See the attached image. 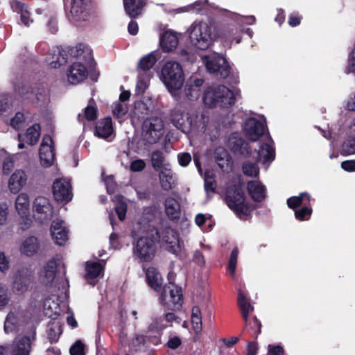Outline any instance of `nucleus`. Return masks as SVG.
<instances>
[{
	"label": "nucleus",
	"mask_w": 355,
	"mask_h": 355,
	"mask_svg": "<svg viewBox=\"0 0 355 355\" xmlns=\"http://www.w3.org/2000/svg\"><path fill=\"white\" fill-rule=\"evenodd\" d=\"M225 201L228 207L241 220L250 216L252 211L259 208L257 205L246 201L242 182L227 188Z\"/></svg>",
	"instance_id": "nucleus-1"
},
{
	"label": "nucleus",
	"mask_w": 355,
	"mask_h": 355,
	"mask_svg": "<svg viewBox=\"0 0 355 355\" xmlns=\"http://www.w3.org/2000/svg\"><path fill=\"white\" fill-rule=\"evenodd\" d=\"M160 239L159 231H155L154 235L144 236L138 238L132 243V255L135 259L142 263L151 262L157 252V243Z\"/></svg>",
	"instance_id": "nucleus-2"
},
{
	"label": "nucleus",
	"mask_w": 355,
	"mask_h": 355,
	"mask_svg": "<svg viewBox=\"0 0 355 355\" xmlns=\"http://www.w3.org/2000/svg\"><path fill=\"white\" fill-rule=\"evenodd\" d=\"M236 97L232 90L225 85L207 89L203 96V102L210 108H228L234 105Z\"/></svg>",
	"instance_id": "nucleus-3"
},
{
	"label": "nucleus",
	"mask_w": 355,
	"mask_h": 355,
	"mask_svg": "<svg viewBox=\"0 0 355 355\" xmlns=\"http://www.w3.org/2000/svg\"><path fill=\"white\" fill-rule=\"evenodd\" d=\"M236 97L232 90L225 85L207 89L203 96V102L210 108H228L234 105Z\"/></svg>",
	"instance_id": "nucleus-4"
},
{
	"label": "nucleus",
	"mask_w": 355,
	"mask_h": 355,
	"mask_svg": "<svg viewBox=\"0 0 355 355\" xmlns=\"http://www.w3.org/2000/svg\"><path fill=\"white\" fill-rule=\"evenodd\" d=\"M183 294L182 288L169 280L165 284L159 295V302L164 311H178L183 304Z\"/></svg>",
	"instance_id": "nucleus-5"
},
{
	"label": "nucleus",
	"mask_w": 355,
	"mask_h": 355,
	"mask_svg": "<svg viewBox=\"0 0 355 355\" xmlns=\"http://www.w3.org/2000/svg\"><path fill=\"white\" fill-rule=\"evenodd\" d=\"M163 81L169 92L180 89L184 83V73L178 62L167 61L162 68Z\"/></svg>",
	"instance_id": "nucleus-6"
},
{
	"label": "nucleus",
	"mask_w": 355,
	"mask_h": 355,
	"mask_svg": "<svg viewBox=\"0 0 355 355\" xmlns=\"http://www.w3.org/2000/svg\"><path fill=\"white\" fill-rule=\"evenodd\" d=\"M143 139L149 144H156L164 134V124L159 116L146 118L142 125Z\"/></svg>",
	"instance_id": "nucleus-7"
},
{
	"label": "nucleus",
	"mask_w": 355,
	"mask_h": 355,
	"mask_svg": "<svg viewBox=\"0 0 355 355\" xmlns=\"http://www.w3.org/2000/svg\"><path fill=\"white\" fill-rule=\"evenodd\" d=\"M189 39L192 45L200 50L208 49L211 42V33L207 26H195L189 33Z\"/></svg>",
	"instance_id": "nucleus-8"
},
{
	"label": "nucleus",
	"mask_w": 355,
	"mask_h": 355,
	"mask_svg": "<svg viewBox=\"0 0 355 355\" xmlns=\"http://www.w3.org/2000/svg\"><path fill=\"white\" fill-rule=\"evenodd\" d=\"M94 8L92 0H71V10L72 19L75 21H85L89 17Z\"/></svg>",
	"instance_id": "nucleus-9"
},
{
	"label": "nucleus",
	"mask_w": 355,
	"mask_h": 355,
	"mask_svg": "<svg viewBox=\"0 0 355 355\" xmlns=\"http://www.w3.org/2000/svg\"><path fill=\"white\" fill-rule=\"evenodd\" d=\"M33 209L37 219L42 224L48 223L53 218V208L46 197H37L34 200Z\"/></svg>",
	"instance_id": "nucleus-10"
},
{
	"label": "nucleus",
	"mask_w": 355,
	"mask_h": 355,
	"mask_svg": "<svg viewBox=\"0 0 355 355\" xmlns=\"http://www.w3.org/2000/svg\"><path fill=\"white\" fill-rule=\"evenodd\" d=\"M206 68L209 73H216L226 78L231 70L227 60L223 56L214 55L206 61Z\"/></svg>",
	"instance_id": "nucleus-11"
},
{
	"label": "nucleus",
	"mask_w": 355,
	"mask_h": 355,
	"mask_svg": "<svg viewBox=\"0 0 355 355\" xmlns=\"http://www.w3.org/2000/svg\"><path fill=\"white\" fill-rule=\"evenodd\" d=\"M34 275L28 269L18 270L15 276L12 289L18 295L26 293L33 282Z\"/></svg>",
	"instance_id": "nucleus-12"
},
{
	"label": "nucleus",
	"mask_w": 355,
	"mask_h": 355,
	"mask_svg": "<svg viewBox=\"0 0 355 355\" xmlns=\"http://www.w3.org/2000/svg\"><path fill=\"white\" fill-rule=\"evenodd\" d=\"M55 200L60 202H69L73 198L71 184L64 179H56L52 186Z\"/></svg>",
	"instance_id": "nucleus-13"
},
{
	"label": "nucleus",
	"mask_w": 355,
	"mask_h": 355,
	"mask_svg": "<svg viewBox=\"0 0 355 355\" xmlns=\"http://www.w3.org/2000/svg\"><path fill=\"white\" fill-rule=\"evenodd\" d=\"M243 129L248 139L256 141L263 135L265 125L259 120L250 117L245 121Z\"/></svg>",
	"instance_id": "nucleus-14"
},
{
	"label": "nucleus",
	"mask_w": 355,
	"mask_h": 355,
	"mask_svg": "<svg viewBox=\"0 0 355 355\" xmlns=\"http://www.w3.org/2000/svg\"><path fill=\"white\" fill-rule=\"evenodd\" d=\"M246 189L250 198L255 202H261L267 197L266 187L260 181L250 180L247 182Z\"/></svg>",
	"instance_id": "nucleus-15"
},
{
	"label": "nucleus",
	"mask_w": 355,
	"mask_h": 355,
	"mask_svg": "<svg viewBox=\"0 0 355 355\" xmlns=\"http://www.w3.org/2000/svg\"><path fill=\"white\" fill-rule=\"evenodd\" d=\"M64 222L60 219L53 221L50 230L55 243L63 245L68 240V230L64 226Z\"/></svg>",
	"instance_id": "nucleus-16"
},
{
	"label": "nucleus",
	"mask_w": 355,
	"mask_h": 355,
	"mask_svg": "<svg viewBox=\"0 0 355 355\" xmlns=\"http://www.w3.org/2000/svg\"><path fill=\"white\" fill-rule=\"evenodd\" d=\"M87 77V68L80 62L73 63L67 71L68 80L72 85L83 81Z\"/></svg>",
	"instance_id": "nucleus-17"
},
{
	"label": "nucleus",
	"mask_w": 355,
	"mask_h": 355,
	"mask_svg": "<svg viewBox=\"0 0 355 355\" xmlns=\"http://www.w3.org/2000/svg\"><path fill=\"white\" fill-rule=\"evenodd\" d=\"M145 275L148 286L155 291H159L163 284V278L157 268L150 266L145 270Z\"/></svg>",
	"instance_id": "nucleus-18"
},
{
	"label": "nucleus",
	"mask_w": 355,
	"mask_h": 355,
	"mask_svg": "<svg viewBox=\"0 0 355 355\" xmlns=\"http://www.w3.org/2000/svg\"><path fill=\"white\" fill-rule=\"evenodd\" d=\"M114 132L112 120L110 116L100 119L96 123L94 134L96 137L102 139H107Z\"/></svg>",
	"instance_id": "nucleus-19"
},
{
	"label": "nucleus",
	"mask_w": 355,
	"mask_h": 355,
	"mask_svg": "<svg viewBox=\"0 0 355 355\" xmlns=\"http://www.w3.org/2000/svg\"><path fill=\"white\" fill-rule=\"evenodd\" d=\"M27 176L23 170H17L10 176L8 181V188L11 193H18L26 184Z\"/></svg>",
	"instance_id": "nucleus-20"
},
{
	"label": "nucleus",
	"mask_w": 355,
	"mask_h": 355,
	"mask_svg": "<svg viewBox=\"0 0 355 355\" xmlns=\"http://www.w3.org/2000/svg\"><path fill=\"white\" fill-rule=\"evenodd\" d=\"M230 148L234 154H239L245 157H250L252 149L250 144L243 138H234L230 140Z\"/></svg>",
	"instance_id": "nucleus-21"
},
{
	"label": "nucleus",
	"mask_w": 355,
	"mask_h": 355,
	"mask_svg": "<svg viewBox=\"0 0 355 355\" xmlns=\"http://www.w3.org/2000/svg\"><path fill=\"white\" fill-rule=\"evenodd\" d=\"M165 211L172 221H178L180 218L181 207L178 200L173 197H168L164 201Z\"/></svg>",
	"instance_id": "nucleus-22"
},
{
	"label": "nucleus",
	"mask_w": 355,
	"mask_h": 355,
	"mask_svg": "<svg viewBox=\"0 0 355 355\" xmlns=\"http://www.w3.org/2000/svg\"><path fill=\"white\" fill-rule=\"evenodd\" d=\"M40 248V243L38 239L34 236H31L22 242L20 252L22 254L31 257L38 252Z\"/></svg>",
	"instance_id": "nucleus-23"
},
{
	"label": "nucleus",
	"mask_w": 355,
	"mask_h": 355,
	"mask_svg": "<svg viewBox=\"0 0 355 355\" xmlns=\"http://www.w3.org/2000/svg\"><path fill=\"white\" fill-rule=\"evenodd\" d=\"M146 4V0H123L124 9L130 18L140 15Z\"/></svg>",
	"instance_id": "nucleus-24"
},
{
	"label": "nucleus",
	"mask_w": 355,
	"mask_h": 355,
	"mask_svg": "<svg viewBox=\"0 0 355 355\" xmlns=\"http://www.w3.org/2000/svg\"><path fill=\"white\" fill-rule=\"evenodd\" d=\"M58 263L55 259L49 260L44 266L41 272V277L46 285L51 284L56 275Z\"/></svg>",
	"instance_id": "nucleus-25"
},
{
	"label": "nucleus",
	"mask_w": 355,
	"mask_h": 355,
	"mask_svg": "<svg viewBox=\"0 0 355 355\" xmlns=\"http://www.w3.org/2000/svg\"><path fill=\"white\" fill-rule=\"evenodd\" d=\"M32 342L28 336H24L15 340V345L11 355H30Z\"/></svg>",
	"instance_id": "nucleus-26"
},
{
	"label": "nucleus",
	"mask_w": 355,
	"mask_h": 355,
	"mask_svg": "<svg viewBox=\"0 0 355 355\" xmlns=\"http://www.w3.org/2000/svg\"><path fill=\"white\" fill-rule=\"evenodd\" d=\"M161 187L164 191H169L175 187V180L171 169L163 168L159 173Z\"/></svg>",
	"instance_id": "nucleus-27"
},
{
	"label": "nucleus",
	"mask_w": 355,
	"mask_h": 355,
	"mask_svg": "<svg viewBox=\"0 0 355 355\" xmlns=\"http://www.w3.org/2000/svg\"><path fill=\"white\" fill-rule=\"evenodd\" d=\"M245 322V326L243 330V334H248L251 338L257 339L261 332V322L254 316L252 318L248 317L247 321Z\"/></svg>",
	"instance_id": "nucleus-28"
},
{
	"label": "nucleus",
	"mask_w": 355,
	"mask_h": 355,
	"mask_svg": "<svg viewBox=\"0 0 355 355\" xmlns=\"http://www.w3.org/2000/svg\"><path fill=\"white\" fill-rule=\"evenodd\" d=\"M178 36L172 31H166L160 39V44L163 50L167 52L175 49L178 44Z\"/></svg>",
	"instance_id": "nucleus-29"
},
{
	"label": "nucleus",
	"mask_w": 355,
	"mask_h": 355,
	"mask_svg": "<svg viewBox=\"0 0 355 355\" xmlns=\"http://www.w3.org/2000/svg\"><path fill=\"white\" fill-rule=\"evenodd\" d=\"M98 117V109L95 101L93 98L89 100L88 105L84 109V114L78 115V120L80 123H84V119L88 121H95Z\"/></svg>",
	"instance_id": "nucleus-30"
},
{
	"label": "nucleus",
	"mask_w": 355,
	"mask_h": 355,
	"mask_svg": "<svg viewBox=\"0 0 355 355\" xmlns=\"http://www.w3.org/2000/svg\"><path fill=\"white\" fill-rule=\"evenodd\" d=\"M311 200V195L306 192H302L298 196L288 198L286 203L288 208L295 211L302 205L310 204Z\"/></svg>",
	"instance_id": "nucleus-31"
},
{
	"label": "nucleus",
	"mask_w": 355,
	"mask_h": 355,
	"mask_svg": "<svg viewBox=\"0 0 355 355\" xmlns=\"http://www.w3.org/2000/svg\"><path fill=\"white\" fill-rule=\"evenodd\" d=\"M275 149L268 144L263 143L260 146L257 151V159L258 162L266 163L275 159Z\"/></svg>",
	"instance_id": "nucleus-32"
},
{
	"label": "nucleus",
	"mask_w": 355,
	"mask_h": 355,
	"mask_svg": "<svg viewBox=\"0 0 355 355\" xmlns=\"http://www.w3.org/2000/svg\"><path fill=\"white\" fill-rule=\"evenodd\" d=\"M189 117L188 113L182 111L179 107H175L171 112V120L173 124L178 129L182 130Z\"/></svg>",
	"instance_id": "nucleus-33"
},
{
	"label": "nucleus",
	"mask_w": 355,
	"mask_h": 355,
	"mask_svg": "<svg viewBox=\"0 0 355 355\" xmlns=\"http://www.w3.org/2000/svg\"><path fill=\"white\" fill-rule=\"evenodd\" d=\"M86 274L85 279L87 281L92 284V280L97 278L102 272L103 268L99 262H86Z\"/></svg>",
	"instance_id": "nucleus-34"
},
{
	"label": "nucleus",
	"mask_w": 355,
	"mask_h": 355,
	"mask_svg": "<svg viewBox=\"0 0 355 355\" xmlns=\"http://www.w3.org/2000/svg\"><path fill=\"white\" fill-rule=\"evenodd\" d=\"M29 197L26 193H21L15 200V207L18 214L22 217L26 216L29 212Z\"/></svg>",
	"instance_id": "nucleus-35"
},
{
	"label": "nucleus",
	"mask_w": 355,
	"mask_h": 355,
	"mask_svg": "<svg viewBox=\"0 0 355 355\" xmlns=\"http://www.w3.org/2000/svg\"><path fill=\"white\" fill-rule=\"evenodd\" d=\"M238 305L241 311L243 319L244 321H247L248 313L254 310V307L241 290L239 291L238 293Z\"/></svg>",
	"instance_id": "nucleus-36"
},
{
	"label": "nucleus",
	"mask_w": 355,
	"mask_h": 355,
	"mask_svg": "<svg viewBox=\"0 0 355 355\" xmlns=\"http://www.w3.org/2000/svg\"><path fill=\"white\" fill-rule=\"evenodd\" d=\"M215 160L222 171H225L230 168L231 157L225 149L220 148L216 150Z\"/></svg>",
	"instance_id": "nucleus-37"
},
{
	"label": "nucleus",
	"mask_w": 355,
	"mask_h": 355,
	"mask_svg": "<svg viewBox=\"0 0 355 355\" xmlns=\"http://www.w3.org/2000/svg\"><path fill=\"white\" fill-rule=\"evenodd\" d=\"M341 154L343 155L355 154V132L352 131L350 128L347 132V139L342 144Z\"/></svg>",
	"instance_id": "nucleus-38"
},
{
	"label": "nucleus",
	"mask_w": 355,
	"mask_h": 355,
	"mask_svg": "<svg viewBox=\"0 0 355 355\" xmlns=\"http://www.w3.org/2000/svg\"><path fill=\"white\" fill-rule=\"evenodd\" d=\"M40 159L42 166H51L55 159V149L48 148L43 150L42 148H40Z\"/></svg>",
	"instance_id": "nucleus-39"
},
{
	"label": "nucleus",
	"mask_w": 355,
	"mask_h": 355,
	"mask_svg": "<svg viewBox=\"0 0 355 355\" xmlns=\"http://www.w3.org/2000/svg\"><path fill=\"white\" fill-rule=\"evenodd\" d=\"M156 62V55L153 52H151L140 59L138 63V68L144 71H146L153 68Z\"/></svg>",
	"instance_id": "nucleus-40"
},
{
	"label": "nucleus",
	"mask_w": 355,
	"mask_h": 355,
	"mask_svg": "<svg viewBox=\"0 0 355 355\" xmlns=\"http://www.w3.org/2000/svg\"><path fill=\"white\" fill-rule=\"evenodd\" d=\"M191 323L193 329L196 334L202 331V316L201 311L198 306H193L191 311Z\"/></svg>",
	"instance_id": "nucleus-41"
},
{
	"label": "nucleus",
	"mask_w": 355,
	"mask_h": 355,
	"mask_svg": "<svg viewBox=\"0 0 355 355\" xmlns=\"http://www.w3.org/2000/svg\"><path fill=\"white\" fill-rule=\"evenodd\" d=\"M40 136V125L35 123L29 127L26 133V141L30 145H35L38 141Z\"/></svg>",
	"instance_id": "nucleus-42"
},
{
	"label": "nucleus",
	"mask_w": 355,
	"mask_h": 355,
	"mask_svg": "<svg viewBox=\"0 0 355 355\" xmlns=\"http://www.w3.org/2000/svg\"><path fill=\"white\" fill-rule=\"evenodd\" d=\"M313 209L311 205H304L303 207L295 210V217L300 221L308 220L311 218Z\"/></svg>",
	"instance_id": "nucleus-43"
},
{
	"label": "nucleus",
	"mask_w": 355,
	"mask_h": 355,
	"mask_svg": "<svg viewBox=\"0 0 355 355\" xmlns=\"http://www.w3.org/2000/svg\"><path fill=\"white\" fill-rule=\"evenodd\" d=\"M164 157L163 155V153L159 150H157L152 153L151 155V164L153 168L156 171H158L160 169L162 170L164 167Z\"/></svg>",
	"instance_id": "nucleus-44"
},
{
	"label": "nucleus",
	"mask_w": 355,
	"mask_h": 355,
	"mask_svg": "<svg viewBox=\"0 0 355 355\" xmlns=\"http://www.w3.org/2000/svg\"><path fill=\"white\" fill-rule=\"evenodd\" d=\"M243 174L248 177L256 178L259 174V168L257 164L245 162L242 164Z\"/></svg>",
	"instance_id": "nucleus-45"
},
{
	"label": "nucleus",
	"mask_w": 355,
	"mask_h": 355,
	"mask_svg": "<svg viewBox=\"0 0 355 355\" xmlns=\"http://www.w3.org/2000/svg\"><path fill=\"white\" fill-rule=\"evenodd\" d=\"M61 334V327L58 324H52L47 331L49 342L51 344L57 343Z\"/></svg>",
	"instance_id": "nucleus-46"
},
{
	"label": "nucleus",
	"mask_w": 355,
	"mask_h": 355,
	"mask_svg": "<svg viewBox=\"0 0 355 355\" xmlns=\"http://www.w3.org/2000/svg\"><path fill=\"white\" fill-rule=\"evenodd\" d=\"M239 256V250L237 248H234L230 254V257L228 261V270L231 272L232 276L234 275L236 264H237V259Z\"/></svg>",
	"instance_id": "nucleus-47"
},
{
	"label": "nucleus",
	"mask_w": 355,
	"mask_h": 355,
	"mask_svg": "<svg viewBox=\"0 0 355 355\" xmlns=\"http://www.w3.org/2000/svg\"><path fill=\"white\" fill-rule=\"evenodd\" d=\"M184 92L189 100L194 101L199 98L200 89H197L192 86V84L187 83L184 87Z\"/></svg>",
	"instance_id": "nucleus-48"
},
{
	"label": "nucleus",
	"mask_w": 355,
	"mask_h": 355,
	"mask_svg": "<svg viewBox=\"0 0 355 355\" xmlns=\"http://www.w3.org/2000/svg\"><path fill=\"white\" fill-rule=\"evenodd\" d=\"M69 352L71 355H85V345L80 340H78L70 347Z\"/></svg>",
	"instance_id": "nucleus-49"
},
{
	"label": "nucleus",
	"mask_w": 355,
	"mask_h": 355,
	"mask_svg": "<svg viewBox=\"0 0 355 355\" xmlns=\"http://www.w3.org/2000/svg\"><path fill=\"white\" fill-rule=\"evenodd\" d=\"M115 211L120 220H123L125 218L127 213V204L123 200H119L114 207Z\"/></svg>",
	"instance_id": "nucleus-50"
},
{
	"label": "nucleus",
	"mask_w": 355,
	"mask_h": 355,
	"mask_svg": "<svg viewBox=\"0 0 355 355\" xmlns=\"http://www.w3.org/2000/svg\"><path fill=\"white\" fill-rule=\"evenodd\" d=\"M204 187L205 191L207 193L216 192L217 184L213 175H209L207 173L205 174Z\"/></svg>",
	"instance_id": "nucleus-51"
},
{
	"label": "nucleus",
	"mask_w": 355,
	"mask_h": 355,
	"mask_svg": "<svg viewBox=\"0 0 355 355\" xmlns=\"http://www.w3.org/2000/svg\"><path fill=\"white\" fill-rule=\"evenodd\" d=\"M25 122V116L22 112H17L15 116L10 121L11 126L16 129L19 130L22 124Z\"/></svg>",
	"instance_id": "nucleus-52"
},
{
	"label": "nucleus",
	"mask_w": 355,
	"mask_h": 355,
	"mask_svg": "<svg viewBox=\"0 0 355 355\" xmlns=\"http://www.w3.org/2000/svg\"><path fill=\"white\" fill-rule=\"evenodd\" d=\"M157 214V207L155 205L148 206L144 208V218L148 221H152L155 219Z\"/></svg>",
	"instance_id": "nucleus-53"
},
{
	"label": "nucleus",
	"mask_w": 355,
	"mask_h": 355,
	"mask_svg": "<svg viewBox=\"0 0 355 355\" xmlns=\"http://www.w3.org/2000/svg\"><path fill=\"white\" fill-rule=\"evenodd\" d=\"M88 50L87 45L79 43L76 46L72 47L69 49V53L73 57H78L82 55Z\"/></svg>",
	"instance_id": "nucleus-54"
},
{
	"label": "nucleus",
	"mask_w": 355,
	"mask_h": 355,
	"mask_svg": "<svg viewBox=\"0 0 355 355\" xmlns=\"http://www.w3.org/2000/svg\"><path fill=\"white\" fill-rule=\"evenodd\" d=\"M128 112V107L126 105H122L121 103L115 104L113 109V114L116 118H121L126 114Z\"/></svg>",
	"instance_id": "nucleus-55"
},
{
	"label": "nucleus",
	"mask_w": 355,
	"mask_h": 355,
	"mask_svg": "<svg viewBox=\"0 0 355 355\" xmlns=\"http://www.w3.org/2000/svg\"><path fill=\"white\" fill-rule=\"evenodd\" d=\"M15 162L12 157H7L4 159L2 170L5 175H8L13 169Z\"/></svg>",
	"instance_id": "nucleus-56"
},
{
	"label": "nucleus",
	"mask_w": 355,
	"mask_h": 355,
	"mask_svg": "<svg viewBox=\"0 0 355 355\" xmlns=\"http://www.w3.org/2000/svg\"><path fill=\"white\" fill-rule=\"evenodd\" d=\"M10 7L12 10V11L19 14L24 10L28 8L27 5L18 1V0H11L10 1Z\"/></svg>",
	"instance_id": "nucleus-57"
},
{
	"label": "nucleus",
	"mask_w": 355,
	"mask_h": 355,
	"mask_svg": "<svg viewBox=\"0 0 355 355\" xmlns=\"http://www.w3.org/2000/svg\"><path fill=\"white\" fill-rule=\"evenodd\" d=\"M145 166V162L143 159H138L131 162L130 170L133 172H140L144 169Z\"/></svg>",
	"instance_id": "nucleus-58"
},
{
	"label": "nucleus",
	"mask_w": 355,
	"mask_h": 355,
	"mask_svg": "<svg viewBox=\"0 0 355 355\" xmlns=\"http://www.w3.org/2000/svg\"><path fill=\"white\" fill-rule=\"evenodd\" d=\"M178 159L179 164L183 167L187 166L191 161V157L189 153H179Z\"/></svg>",
	"instance_id": "nucleus-59"
},
{
	"label": "nucleus",
	"mask_w": 355,
	"mask_h": 355,
	"mask_svg": "<svg viewBox=\"0 0 355 355\" xmlns=\"http://www.w3.org/2000/svg\"><path fill=\"white\" fill-rule=\"evenodd\" d=\"M302 17L297 12L291 13L288 16V23L292 27L297 26L300 24Z\"/></svg>",
	"instance_id": "nucleus-60"
},
{
	"label": "nucleus",
	"mask_w": 355,
	"mask_h": 355,
	"mask_svg": "<svg viewBox=\"0 0 355 355\" xmlns=\"http://www.w3.org/2000/svg\"><path fill=\"white\" fill-rule=\"evenodd\" d=\"M268 355H285V352L281 345H268Z\"/></svg>",
	"instance_id": "nucleus-61"
},
{
	"label": "nucleus",
	"mask_w": 355,
	"mask_h": 355,
	"mask_svg": "<svg viewBox=\"0 0 355 355\" xmlns=\"http://www.w3.org/2000/svg\"><path fill=\"white\" fill-rule=\"evenodd\" d=\"M192 260L194 263L200 266H203L205 264V260L203 254L198 250L194 252Z\"/></svg>",
	"instance_id": "nucleus-62"
},
{
	"label": "nucleus",
	"mask_w": 355,
	"mask_h": 355,
	"mask_svg": "<svg viewBox=\"0 0 355 355\" xmlns=\"http://www.w3.org/2000/svg\"><path fill=\"white\" fill-rule=\"evenodd\" d=\"M182 344V340L178 336L170 338L166 343V346L171 349H176Z\"/></svg>",
	"instance_id": "nucleus-63"
},
{
	"label": "nucleus",
	"mask_w": 355,
	"mask_h": 355,
	"mask_svg": "<svg viewBox=\"0 0 355 355\" xmlns=\"http://www.w3.org/2000/svg\"><path fill=\"white\" fill-rule=\"evenodd\" d=\"M341 167L345 171L355 172V159L343 161Z\"/></svg>",
	"instance_id": "nucleus-64"
}]
</instances>
